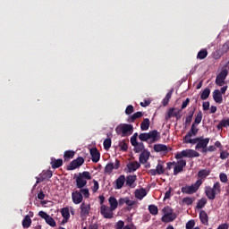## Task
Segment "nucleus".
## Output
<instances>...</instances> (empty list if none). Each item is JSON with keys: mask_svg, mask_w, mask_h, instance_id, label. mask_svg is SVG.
Here are the masks:
<instances>
[{"mask_svg": "<svg viewBox=\"0 0 229 229\" xmlns=\"http://www.w3.org/2000/svg\"><path fill=\"white\" fill-rule=\"evenodd\" d=\"M205 194L208 199L214 201L216 199V196L217 194H221V182H216L212 186H206L205 187Z\"/></svg>", "mask_w": 229, "mask_h": 229, "instance_id": "f257e3e1", "label": "nucleus"}, {"mask_svg": "<svg viewBox=\"0 0 229 229\" xmlns=\"http://www.w3.org/2000/svg\"><path fill=\"white\" fill-rule=\"evenodd\" d=\"M87 180H92L90 172L84 171L82 173H79V176L76 178L77 189H83V187L87 185Z\"/></svg>", "mask_w": 229, "mask_h": 229, "instance_id": "f03ea898", "label": "nucleus"}, {"mask_svg": "<svg viewBox=\"0 0 229 229\" xmlns=\"http://www.w3.org/2000/svg\"><path fill=\"white\" fill-rule=\"evenodd\" d=\"M139 139L141 142H148L149 140H151V142H157L158 140V131L154 130L149 132H142L139 135Z\"/></svg>", "mask_w": 229, "mask_h": 229, "instance_id": "7ed1b4c3", "label": "nucleus"}, {"mask_svg": "<svg viewBox=\"0 0 229 229\" xmlns=\"http://www.w3.org/2000/svg\"><path fill=\"white\" fill-rule=\"evenodd\" d=\"M115 131L117 135L127 137V135L133 133V125L128 123L120 124L115 128Z\"/></svg>", "mask_w": 229, "mask_h": 229, "instance_id": "20e7f679", "label": "nucleus"}, {"mask_svg": "<svg viewBox=\"0 0 229 229\" xmlns=\"http://www.w3.org/2000/svg\"><path fill=\"white\" fill-rule=\"evenodd\" d=\"M99 212L104 219H114V209L106 205L100 206Z\"/></svg>", "mask_w": 229, "mask_h": 229, "instance_id": "39448f33", "label": "nucleus"}, {"mask_svg": "<svg viewBox=\"0 0 229 229\" xmlns=\"http://www.w3.org/2000/svg\"><path fill=\"white\" fill-rule=\"evenodd\" d=\"M85 163V159L82 157H79L76 159L72 160L69 165H67V171H74L77 167H81Z\"/></svg>", "mask_w": 229, "mask_h": 229, "instance_id": "423d86ee", "label": "nucleus"}, {"mask_svg": "<svg viewBox=\"0 0 229 229\" xmlns=\"http://www.w3.org/2000/svg\"><path fill=\"white\" fill-rule=\"evenodd\" d=\"M38 216L42 219H45L47 225H49V226H52V228H55V226H56V221H55V218L49 216L45 211H39Z\"/></svg>", "mask_w": 229, "mask_h": 229, "instance_id": "0eeeda50", "label": "nucleus"}, {"mask_svg": "<svg viewBox=\"0 0 229 229\" xmlns=\"http://www.w3.org/2000/svg\"><path fill=\"white\" fill-rule=\"evenodd\" d=\"M119 167H121V161L116 159L114 165V163H108L105 166L104 173L106 174H112V172L114 171V169L117 170V169H119Z\"/></svg>", "mask_w": 229, "mask_h": 229, "instance_id": "6e6552de", "label": "nucleus"}, {"mask_svg": "<svg viewBox=\"0 0 229 229\" xmlns=\"http://www.w3.org/2000/svg\"><path fill=\"white\" fill-rule=\"evenodd\" d=\"M185 165H187V161H185L183 159L177 161V164L175 165V166L174 168V176H176V174L182 173V171H183V168L185 167Z\"/></svg>", "mask_w": 229, "mask_h": 229, "instance_id": "1a4fd4ad", "label": "nucleus"}, {"mask_svg": "<svg viewBox=\"0 0 229 229\" xmlns=\"http://www.w3.org/2000/svg\"><path fill=\"white\" fill-rule=\"evenodd\" d=\"M72 199L74 205H80L83 201V194L80 191L72 192Z\"/></svg>", "mask_w": 229, "mask_h": 229, "instance_id": "9d476101", "label": "nucleus"}, {"mask_svg": "<svg viewBox=\"0 0 229 229\" xmlns=\"http://www.w3.org/2000/svg\"><path fill=\"white\" fill-rule=\"evenodd\" d=\"M126 182V176L123 174L120 175L115 181H114V189L117 191L123 189L124 187V183Z\"/></svg>", "mask_w": 229, "mask_h": 229, "instance_id": "9b49d317", "label": "nucleus"}, {"mask_svg": "<svg viewBox=\"0 0 229 229\" xmlns=\"http://www.w3.org/2000/svg\"><path fill=\"white\" fill-rule=\"evenodd\" d=\"M135 182H137V175H128L125 177V185L131 189H135Z\"/></svg>", "mask_w": 229, "mask_h": 229, "instance_id": "f8f14e48", "label": "nucleus"}, {"mask_svg": "<svg viewBox=\"0 0 229 229\" xmlns=\"http://www.w3.org/2000/svg\"><path fill=\"white\" fill-rule=\"evenodd\" d=\"M210 142V138L203 139V137H199V141L195 146V149H201V148H207Z\"/></svg>", "mask_w": 229, "mask_h": 229, "instance_id": "ddd939ff", "label": "nucleus"}, {"mask_svg": "<svg viewBox=\"0 0 229 229\" xmlns=\"http://www.w3.org/2000/svg\"><path fill=\"white\" fill-rule=\"evenodd\" d=\"M91 160L94 162V164H98V161L99 158H101V154L99 153V150H98L97 148H90L89 150Z\"/></svg>", "mask_w": 229, "mask_h": 229, "instance_id": "4468645a", "label": "nucleus"}, {"mask_svg": "<svg viewBox=\"0 0 229 229\" xmlns=\"http://www.w3.org/2000/svg\"><path fill=\"white\" fill-rule=\"evenodd\" d=\"M149 157H151V153L148 149H144L139 157L140 164H146L148 160H149Z\"/></svg>", "mask_w": 229, "mask_h": 229, "instance_id": "2eb2a0df", "label": "nucleus"}, {"mask_svg": "<svg viewBox=\"0 0 229 229\" xmlns=\"http://www.w3.org/2000/svg\"><path fill=\"white\" fill-rule=\"evenodd\" d=\"M148 173L151 176H157V174H164V173H165V169H164V165L158 164L156 166V169H150Z\"/></svg>", "mask_w": 229, "mask_h": 229, "instance_id": "dca6fc26", "label": "nucleus"}, {"mask_svg": "<svg viewBox=\"0 0 229 229\" xmlns=\"http://www.w3.org/2000/svg\"><path fill=\"white\" fill-rule=\"evenodd\" d=\"M81 217H85L89 216L90 212V204H85V202H82L81 204Z\"/></svg>", "mask_w": 229, "mask_h": 229, "instance_id": "f3484780", "label": "nucleus"}, {"mask_svg": "<svg viewBox=\"0 0 229 229\" xmlns=\"http://www.w3.org/2000/svg\"><path fill=\"white\" fill-rule=\"evenodd\" d=\"M134 194L137 199L142 200L144 199V198H146V196H148V191H146V189L141 188V189L136 190Z\"/></svg>", "mask_w": 229, "mask_h": 229, "instance_id": "a211bd4d", "label": "nucleus"}, {"mask_svg": "<svg viewBox=\"0 0 229 229\" xmlns=\"http://www.w3.org/2000/svg\"><path fill=\"white\" fill-rule=\"evenodd\" d=\"M140 164L139 161L130 162L127 165V169L129 173H135V171H137V169H140Z\"/></svg>", "mask_w": 229, "mask_h": 229, "instance_id": "6ab92c4d", "label": "nucleus"}, {"mask_svg": "<svg viewBox=\"0 0 229 229\" xmlns=\"http://www.w3.org/2000/svg\"><path fill=\"white\" fill-rule=\"evenodd\" d=\"M198 131H199L198 125H196V123H192L191 130L188 131L184 138L189 139V137H196L198 135Z\"/></svg>", "mask_w": 229, "mask_h": 229, "instance_id": "aec40b11", "label": "nucleus"}, {"mask_svg": "<svg viewBox=\"0 0 229 229\" xmlns=\"http://www.w3.org/2000/svg\"><path fill=\"white\" fill-rule=\"evenodd\" d=\"M213 99L216 103H218V105H221V103H223V95L221 94V91L219 89H215L213 91Z\"/></svg>", "mask_w": 229, "mask_h": 229, "instance_id": "412c9836", "label": "nucleus"}, {"mask_svg": "<svg viewBox=\"0 0 229 229\" xmlns=\"http://www.w3.org/2000/svg\"><path fill=\"white\" fill-rule=\"evenodd\" d=\"M199 220L202 225H204L205 226H208V215L207 214V211L200 210Z\"/></svg>", "mask_w": 229, "mask_h": 229, "instance_id": "4be33fe9", "label": "nucleus"}, {"mask_svg": "<svg viewBox=\"0 0 229 229\" xmlns=\"http://www.w3.org/2000/svg\"><path fill=\"white\" fill-rule=\"evenodd\" d=\"M210 170L209 169H202L200 171L198 172V178H199V180H201L202 182H204V180H207L208 176H210Z\"/></svg>", "mask_w": 229, "mask_h": 229, "instance_id": "5701e85b", "label": "nucleus"}, {"mask_svg": "<svg viewBox=\"0 0 229 229\" xmlns=\"http://www.w3.org/2000/svg\"><path fill=\"white\" fill-rule=\"evenodd\" d=\"M184 154L186 158H198L199 157V152L194 149H185Z\"/></svg>", "mask_w": 229, "mask_h": 229, "instance_id": "b1692460", "label": "nucleus"}, {"mask_svg": "<svg viewBox=\"0 0 229 229\" xmlns=\"http://www.w3.org/2000/svg\"><path fill=\"white\" fill-rule=\"evenodd\" d=\"M131 146H133V151L134 153H142V151H144V143L143 142H139L136 141L135 143H131Z\"/></svg>", "mask_w": 229, "mask_h": 229, "instance_id": "393cba45", "label": "nucleus"}, {"mask_svg": "<svg viewBox=\"0 0 229 229\" xmlns=\"http://www.w3.org/2000/svg\"><path fill=\"white\" fill-rule=\"evenodd\" d=\"M50 164L52 165V169H58L59 167H62V165H64V160L52 157Z\"/></svg>", "mask_w": 229, "mask_h": 229, "instance_id": "a878e982", "label": "nucleus"}, {"mask_svg": "<svg viewBox=\"0 0 229 229\" xmlns=\"http://www.w3.org/2000/svg\"><path fill=\"white\" fill-rule=\"evenodd\" d=\"M181 192H182V194H194L197 192V191L193 185H191L182 187Z\"/></svg>", "mask_w": 229, "mask_h": 229, "instance_id": "bb28decb", "label": "nucleus"}, {"mask_svg": "<svg viewBox=\"0 0 229 229\" xmlns=\"http://www.w3.org/2000/svg\"><path fill=\"white\" fill-rule=\"evenodd\" d=\"M174 219H176V214L175 213H172L170 215H167L166 216H165V215H164L161 217L162 223H173V221H174Z\"/></svg>", "mask_w": 229, "mask_h": 229, "instance_id": "cd10ccee", "label": "nucleus"}, {"mask_svg": "<svg viewBox=\"0 0 229 229\" xmlns=\"http://www.w3.org/2000/svg\"><path fill=\"white\" fill-rule=\"evenodd\" d=\"M108 201L110 205L109 208H111L112 210L117 209V207H119V201H117V199H115V197H109Z\"/></svg>", "mask_w": 229, "mask_h": 229, "instance_id": "c85d7f7f", "label": "nucleus"}, {"mask_svg": "<svg viewBox=\"0 0 229 229\" xmlns=\"http://www.w3.org/2000/svg\"><path fill=\"white\" fill-rule=\"evenodd\" d=\"M61 214L64 217L63 223H67L71 217V213L69 212V208H63L61 209Z\"/></svg>", "mask_w": 229, "mask_h": 229, "instance_id": "c756f323", "label": "nucleus"}, {"mask_svg": "<svg viewBox=\"0 0 229 229\" xmlns=\"http://www.w3.org/2000/svg\"><path fill=\"white\" fill-rule=\"evenodd\" d=\"M75 152L74 150H66L64 153V162H69V160L74 158Z\"/></svg>", "mask_w": 229, "mask_h": 229, "instance_id": "7c9ffc66", "label": "nucleus"}, {"mask_svg": "<svg viewBox=\"0 0 229 229\" xmlns=\"http://www.w3.org/2000/svg\"><path fill=\"white\" fill-rule=\"evenodd\" d=\"M53 177V172H51L50 170L45 172L42 174V177L41 178H38L36 183H40V182H42L43 180H47L48 178H52Z\"/></svg>", "mask_w": 229, "mask_h": 229, "instance_id": "2f4dec72", "label": "nucleus"}, {"mask_svg": "<svg viewBox=\"0 0 229 229\" xmlns=\"http://www.w3.org/2000/svg\"><path fill=\"white\" fill-rule=\"evenodd\" d=\"M144 115V114L140 111L134 113L132 115L130 116V118L128 119V123H135V121H137V119H140V117H142Z\"/></svg>", "mask_w": 229, "mask_h": 229, "instance_id": "473e14b6", "label": "nucleus"}, {"mask_svg": "<svg viewBox=\"0 0 229 229\" xmlns=\"http://www.w3.org/2000/svg\"><path fill=\"white\" fill-rule=\"evenodd\" d=\"M173 92H174V89H172L170 91L166 93L165 98L162 101L163 106H167V105H169V101L171 99V97L173 96Z\"/></svg>", "mask_w": 229, "mask_h": 229, "instance_id": "72a5a7b5", "label": "nucleus"}, {"mask_svg": "<svg viewBox=\"0 0 229 229\" xmlns=\"http://www.w3.org/2000/svg\"><path fill=\"white\" fill-rule=\"evenodd\" d=\"M149 118L143 119L142 123H140V130L142 131H148V130H149Z\"/></svg>", "mask_w": 229, "mask_h": 229, "instance_id": "f704fd0d", "label": "nucleus"}, {"mask_svg": "<svg viewBox=\"0 0 229 229\" xmlns=\"http://www.w3.org/2000/svg\"><path fill=\"white\" fill-rule=\"evenodd\" d=\"M153 148L156 153H161L162 151H167L168 149L166 145L164 144H155Z\"/></svg>", "mask_w": 229, "mask_h": 229, "instance_id": "c9c22d12", "label": "nucleus"}, {"mask_svg": "<svg viewBox=\"0 0 229 229\" xmlns=\"http://www.w3.org/2000/svg\"><path fill=\"white\" fill-rule=\"evenodd\" d=\"M208 56V51L206 48L201 49L198 55H197V59L198 60H205Z\"/></svg>", "mask_w": 229, "mask_h": 229, "instance_id": "e433bc0d", "label": "nucleus"}, {"mask_svg": "<svg viewBox=\"0 0 229 229\" xmlns=\"http://www.w3.org/2000/svg\"><path fill=\"white\" fill-rule=\"evenodd\" d=\"M22 226L23 228H30L31 226V218L30 217V215L25 216L22 220Z\"/></svg>", "mask_w": 229, "mask_h": 229, "instance_id": "4c0bfd02", "label": "nucleus"}, {"mask_svg": "<svg viewBox=\"0 0 229 229\" xmlns=\"http://www.w3.org/2000/svg\"><path fill=\"white\" fill-rule=\"evenodd\" d=\"M209 97H210V88H206L200 95V99H202V101H205L208 99Z\"/></svg>", "mask_w": 229, "mask_h": 229, "instance_id": "58836bf2", "label": "nucleus"}, {"mask_svg": "<svg viewBox=\"0 0 229 229\" xmlns=\"http://www.w3.org/2000/svg\"><path fill=\"white\" fill-rule=\"evenodd\" d=\"M192 137L183 138L184 144H198L199 137L191 139Z\"/></svg>", "mask_w": 229, "mask_h": 229, "instance_id": "ea45409f", "label": "nucleus"}, {"mask_svg": "<svg viewBox=\"0 0 229 229\" xmlns=\"http://www.w3.org/2000/svg\"><path fill=\"white\" fill-rule=\"evenodd\" d=\"M103 146L104 149H106V151H108V149L112 148V139L107 136V138L104 140Z\"/></svg>", "mask_w": 229, "mask_h": 229, "instance_id": "a19ab883", "label": "nucleus"}, {"mask_svg": "<svg viewBox=\"0 0 229 229\" xmlns=\"http://www.w3.org/2000/svg\"><path fill=\"white\" fill-rule=\"evenodd\" d=\"M202 119H203V113L201 111H199L195 116L193 124H195V126H198V124L201 123Z\"/></svg>", "mask_w": 229, "mask_h": 229, "instance_id": "79ce46f5", "label": "nucleus"}, {"mask_svg": "<svg viewBox=\"0 0 229 229\" xmlns=\"http://www.w3.org/2000/svg\"><path fill=\"white\" fill-rule=\"evenodd\" d=\"M171 117H178V113L174 112V108H170L167 114L165 115V120L171 119Z\"/></svg>", "mask_w": 229, "mask_h": 229, "instance_id": "37998d69", "label": "nucleus"}, {"mask_svg": "<svg viewBox=\"0 0 229 229\" xmlns=\"http://www.w3.org/2000/svg\"><path fill=\"white\" fill-rule=\"evenodd\" d=\"M229 126V119H223L216 126L217 130H221L223 128H226Z\"/></svg>", "mask_w": 229, "mask_h": 229, "instance_id": "c03bdc74", "label": "nucleus"}, {"mask_svg": "<svg viewBox=\"0 0 229 229\" xmlns=\"http://www.w3.org/2000/svg\"><path fill=\"white\" fill-rule=\"evenodd\" d=\"M125 205H127V210H131V208H133V207H135V205H137V201L136 200H131L130 198L127 197V201L125 203Z\"/></svg>", "mask_w": 229, "mask_h": 229, "instance_id": "a18cd8bd", "label": "nucleus"}, {"mask_svg": "<svg viewBox=\"0 0 229 229\" xmlns=\"http://www.w3.org/2000/svg\"><path fill=\"white\" fill-rule=\"evenodd\" d=\"M148 211L152 216H157L158 214V207H157L156 205H149Z\"/></svg>", "mask_w": 229, "mask_h": 229, "instance_id": "49530a36", "label": "nucleus"}, {"mask_svg": "<svg viewBox=\"0 0 229 229\" xmlns=\"http://www.w3.org/2000/svg\"><path fill=\"white\" fill-rule=\"evenodd\" d=\"M162 212L164 213V216H167L171 214H174V211L173 210V208L169 206H166L163 209H162Z\"/></svg>", "mask_w": 229, "mask_h": 229, "instance_id": "de8ad7c7", "label": "nucleus"}, {"mask_svg": "<svg viewBox=\"0 0 229 229\" xmlns=\"http://www.w3.org/2000/svg\"><path fill=\"white\" fill-rule=\"evenodd\" d=\"M228 76V70L227 69H224L222 70L217 75L216 77L222 79V80H226V77Z\"/></svg>", "mask_w": 229, "mask_h": 229, "instance_id": "09e8293b", "label": "nucleus"}, {"mask_svg": "<svg viewBox=\"0 0 229 229\" xmlns=\"http://www.w3.org/2000/svg\"><path fill=\"white\" fill-rule=\"evenodd\" d=\"M205 205H207V199L206 198H202L200 199L198 203H197V208L198 209H201L203 208V207H205Z\"/></svg>", "mask_w": 229, "mask_h": 229, "instance_id": "8fccbe9b", "label": "nucleus"}, {"mask_svg": "<svg viewBox=\"0 0 229 229\" xmlns=\"http://www.w3.org/2000/svg\"><path fill=\"white\" fill-rule=\"evenodd\" d=\"M80 192L84 198H90V192L88 188H81Z\"/></svg>", "mask_w": 229, "mask_h": 229, "instance_id": "3c124183", "label": "nucleus"}, {"mask_svg": "<svg viewBox=\"0 0 229 229\" xmlns=\"http://www.w3.org/2000/svg\"><path fill=\"white\" fill-rule=\"evenodd\" d=\"M118 146L121 151H128V143L126 142V140L121 141Z\"/></svg>", "mask_w": 229, "mask_h": 229, "instance_id": "603ef678", "label": "nucleus"}, {"mask_svg": "<svg viewBox=\"0 0 229 229\" xmlns=\"http://www.w3.org/2000/svg\"><path fill=\"white\" fill-rule=\"evenodd\" d=\"M182 203L190 206V205H192V203H194V199H192V198L191 197H185L182 199Z\"/></svg>", "mask_w": 229, "mask_h": 229, "instance_id": "864d4df0", "label": "nucleus"}, {"mask_svg": "<svg viewBox=\"0 0 229 229\" xmlns=\"http://www.w3.org/2000/svg\"><path fill=\"white\" fill-rule=\"evenodd\" d=\"M219 178H220V182H222V183H226L228 182V175H226V174H225V173H221L219 174Z\"/></svg>", "mask_w": 229, "mask_h": 229, "instance_id": "5fc2aeb1", "label": "nucleus"}, {"mask_svg": "<svg viewBox=\"0 0 229 229\" xmlns=\"http://www.w3.org/2000/svg\"><path fill=\"white\" fill-rule=\"evenodd\" d=\"M191 185L194 187L195 191H198V189H199V187H201V185H203V181L201 179H198L196 181V182Z\"/></svg>", "mask_w": 229, "mask_h": 229, "instance_id": "6e6d98bb", "label": "nucleus"}, {"mask_svg": "<svg viewBox=\"0 0 229 229\" xmlns=\"http://www.w3.org/2000/svg\"><path fill=\"white\" fill-rule=\"evenodd\" d=\"M225 83H226L225 81V79H221L220 77H217L216 78V84L218 86V87H223V85H225Z\"/></svg>", "mask_w": 229, "mask_h": 229, "instance_id": "4d7b16f0", "label": "nucleus"}, {"mask_svg": "<svg viewBox=\"0 0 229 229\" xmlns=\"http://www.w3.org/2000/svg\"><path fill=\"white\" fill-rule=\"evenodd\" d=\"M196 226V222L194 220H190L186 224V229H193Z\"/></svg>", "mask_w": 229, "mask_h": 229, "instance_id": "13d9d810", "label": "nucleus"}, {"mask_svg": "<svg viewBox=\"0 0 229 229\" xmlns=\"http://www.w3.org/2000/svg\"><path fill=\"white\" fill-rule=\"evenodd\" d=\"M133 110H134L133 106L131 105L127 106L125 109L126 115H131V114H133Z\"/></svg>", "mask_w": 229, "mask_h": 229, "instance_id": "bf43d9fd", "label": "nucleus"}, {"mask_svg": "<svg viewBox=\"0 0 229 229\" xmlns=\"http://www.w3.org/2000/svg\"><path fill=\"white\" fill-rule=\"evenodd\" d=\"M93 183L94 185L91 188L92 192H96L97 191H99V182H98V181L96 180H93Z\"/></svg>", "mask_w": 229, "mask_h": 229, "instance_id": "052dcab7", "label": "nucleus"}, {"mask_svg": "<svg viewBox=\"0 0 229 229\" xmlns=\"http://www.w3.org/2000/svg\"><path fill=\"white\" fill-rule=\"evenodd\" d=\"M229 157V153L227 151L223 150L222 152H220V158L222 160H226V158Z\"/></svg>", "mask_w": 229, "mask_h": 229, "instance_id": "680f3d73", "label": "nucleus"}, {"mask_svg": "<svg viewBox=\"0 0 229 229\" xmlns=\"http://www.w3.org/2000/svg\"><path fill=\"white\" fill-rule=\"evenodd\" d=\"M223 53H228L229 51V41H226L222 47Z\"/></svg>", "mask_w": 229, "mask_h": 229, "instance_id": "e2e57ef3", "label": "nucleus"}, {"mask_svg": "<svg viewBox=\"0 0 229 229\" xmlns=\"http://www.w3.org/2000/svg\"><path fill=\"white\" fill-rule=\"evenodd\" d=\"M128 199V197H125V198H121L118 199V205L119 207H123V205H126V201Z\"/></svg>", "mask_w": 229, "mask_h": 229, "instance_id": "0e129e2a", "label": "nucleus"}, {"mask_svg": "<svg viewBox=\"0 0 229 229\" xmlns=\"http://www.w3.org/2000/svg\"><path fill=\"white\" fill-rule=\"evenodd\" d=\"M183 157H185V152L184 150H182L181 152L177 153L175 155V158L176 160H180L181 158H183Z\"/></svg>", "mask_w": 229, "mask_h": 229, "instance_id": "69168bd1", "label": "nucleus"}, {"mask_svg": "<svg viewBox=\"0 0 229 229\" xmlns=\"http://www.w3.org/2000/svg\"><path fill=\"white\" fill-rule=\"evenodd\" d=\"M124 228V222L120 220L116 223L115 229H122Z\"/></svg>", "mask_w": 229, "mask_h": 229, "instance_id": "338daca9", "label": "nucleus"}, {"mask_svg": "<svg viewBox=\"0 0 229 229\" xmlns=\"http://www.w3.org/2000/svg\"><path fill=\"white\" fill-rule=\"evenodd\" d=\"M229 228V224L228 223H224L218 225L216 229H228Z\"/></svg>", "mask_w": 229, "mask_h": 229, "instance_id": "774afa93", "label": "nucleus"}]
</instances>
